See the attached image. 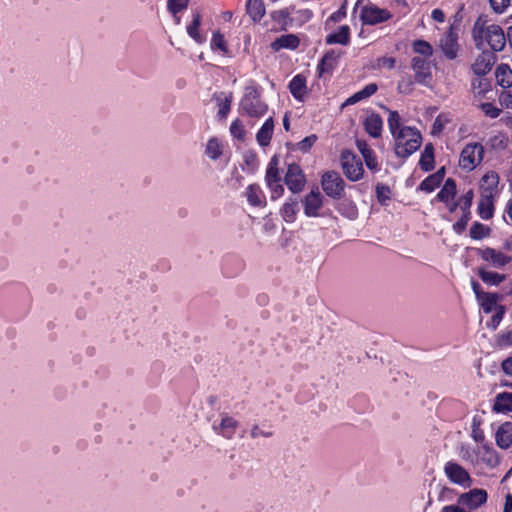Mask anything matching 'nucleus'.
I'll return each instance as SVG.
<instances>
[{"instance_id":"nucleus-1","label":"nucleus","mask_w":512,"mask_h":512,"mask_svg":"<svg viewBox=\"0 0 512 512\" xmlns=\"http://www.w3.org/2000/svg\"><path fill=\"white\" fill-rule=\"evenodd\" d=\"M473 37L478 47L483 40H485L492 51H502L506 44V36L504 31L499 25L490 24L485 26L484 22H481V18L475 22L473 27Z\"/></svg>"},{"instance_id":"nucleus-2","label":"nucleus","mask_w":512,"mask_h":512,"mask_svg":"<svg viewBox=\"0 0 512 512\" xmlns=\"http://www.w3.org/2000/svg\"><path fill=\"white\" fill-rule=\"evenodd\" d=\"M267 110L268 106L261 100L257 86L254 84L246 86L239 104L240 113L252 118H260L266 114Z\"/></svg>"},{"instance_id":"nucleus-3","label":"nucleus","mask_w":512,"mask_h":512,"mask_svg":"<svg viewBox=\"0 0 512 512\" xmlns=\"http://www.w3.org/2000/svg\"><path fill=\"white\" fill-rule=\"evenodd\" d=\"M395 139V153L398 157L407 158L417 151L422 142L420 132L412 127H405L393 136Z\"/></svg>"},{"instance_id":"nucleus-4","label":"nucleus","mask_w":512,"mask_h":512,"mask_svg":"<svg viewBox=\"0 0 512 512\" xmlns=\"http://www.w3.org/2000/svg\"><path fill=\"white\" fill-rule=\"evenodd\" d=\"M483 155L484 147L481 144H467L461 151L459 166L462 169L471 171L482 161Z\"/></svg>"},{"instance_id":"nucleus-5","label":"nucleus","mask_w":512,"mask_h":512,"mask_svg":"<svg viewBox=\"0 0 512 512\" xmlns=\"http://www.w3.org/2000/svg\"><path fill=\"white\" fill-rule=\"evenodd\" d=\"M238 427L239 421L227 413H221L212 424L214 432L226 439L234 438Z\"/></svg>"},{"instance_id":"nucleus-6","label":"nucleus","mask_w":512,"mask_h":512,"mask_svg":"<svg viewBox=\"0 0 512 512\" xmlns=\"http://www.w3.org/2000/svg\"><path fill=\"white\" fill-rule=\"evenodd\" d=\"M324 192L332 198H340L344 191V181L340 175L334 171H329L323 174L321 180Z\"/></svg>"},{"instance_id":"nucleus-7","label":"nucleus","mask_w":512,"mask_h":512,"mask_svg":"<svg viewBox=\"0 0 512 512\" xmlns=\"http://www.w3.org/2000/svg\"><path fill=\"white\" fill-rule=\"evenodd\" d=\"M444 473L447 478L454 484L469 487L471 485V477L464 467L458 463L449 461L444 466Z\"/></svg>"},{"instance_id":"nucleus-8","label":"nucleus","mask_w":512,"mask_h":512,"mask_svg":"<svg viewBox=\"0 0 512 512\" xmlns=\"http://www.w3.org/2000/svg\"><path fill=\"white\" fill-rule=\"evenodd\" d=\"M285 183L288 189L293 193H298L302 191L306 183V179L299 165L294 163L288 165L287 172L285 175Z\"/></svg>"},{"instance_id":"nucleus-9","label":"nucleus","mask_w":512,"mask_h":512,"mask_svg":"<svg viewBox=\"0 0 512 512\" xmlns=\"http://www.w3.org/2000/svg\"><path fill=\"white\" fill-rule=\"evenodd\" d=\"M412 69L415 73V81L426 87H431V67L430 62L421 57H414L412 59Z\"/></svg>"},{"instance_id":"nucleus-10","label":"nucleus","mask_w":512,"mask_h":512,"mask_svg":"<svg viewBox=\"0 0 512 512\" xmlns=\"http://www.w3.org/2000/svg\"><path fill=\"white\" fill-rule=\"evenodd\" d=\"M391 13L386 9H380L375 5H369L362 8L360 18L364 24L374 25L389 20Z\"/></svg>"},{"instance_id":"nucleus-11","label":"nucleus","mask_w":512,"mask_h":512,"mask_svg":"<svg viewBox=\"0 0 512 512\" xmlns=\"http://www.w3.org/2000/svg\"><path fill=\"white\" fill-rule=\"evenodd\" d=\"M457 501L459 505L475 510L487 501V492L484 489H472L462 493Z\"/></svg>"},{"instance_id":"nucleus-12","label":"nucleus","mask_w":512,"mask_h":512,"mask_svg":"<svg viewBox=\"0 0 512 512\" xmlns=\"http://www.w3.org/2000/svg\"><path fill=\"white\" fill-rule=\"evenodd\" d=\"M479 255L482 260L488 262L494 268H502L512 261V258L494 248L486 247L479 249Z\"/></svg>"},{"instance_id":"nucleus-13","label":"nucleus","mask_w":512,"mask_h":512,"mask_svg":"<svg viewBox=\"0 0 512 512\" xmlns=\"http://www.w3.org/2000/svg\"><path fill=\"white\" fill-rule=\"evenodd\" d=\"M496 62V56L492 51H483L478 55L472 65L473 72L478 76L488 74Z\"/></svg>"},{"instance_id":"nucleus-14","label":"nucleus","mask_w":512,"mask_h":512,"mask_svg":"<svg viewBox=\"0 0 512 512\" xmlns=\"http://www.w3.org/2000/svg\"><path fill=\"white\" fill-rule=\"evenodd\" d=\"M457 39V33L452 27L440 39L441 50L448 59L452 60L457 57L459 49Z\"/></svg>"},{"instance_id":"nucleus-15","label":"nucleus","mask_w":512,"mask_h":512,"mask_svg":"<svg viewBox=\"0 0 512 512\" xmlns=\"http://www.w3.org/2000/svg\"><path fill=\"white\" fill-rule=\"evenodd\" d=\"M323 205V196L318 190H312L304 199V213L308 217H317Z\"/></svg>"},{"instance_id":"nucleus-16","label":"nucleus","mask_w":512,"mask_h":512,"mask_svg":"<svg viewBox=\"0 0 512 512\" xmlns=\"http://www.w3.org/2000/svg\"><path fill=\"white\" fill-rule=\"evenodd\" d=\"M300 39L295 34H285L276 38L271 43V49L275 52L280 51L282 49L288 50H296L299 47Z\"/></svg>"},{"instance_id":"nucleus-17","label":"nucleus","mask_w":512,"mask_h":512,"mask_svg":"<svg viewBox=\"0 0 512 512\" xmlns=\"http://www.w3.org/2000/svg\"><path fill=\"white\" fill-rule=\"evenodd\" d=\"M340 54L334 50L328 51L317 65V73L319 77L330 74L335 68Z\"/></svg>"},{"instance_id":"nucleus-18","label":"nucleus","mask_w":512,"mask_h":512,"mask_svg":"<svg viewBox=\"0 0 512 512\" xmlns=\"http://www.w3.org/2000/svg\"><path fill=\"white\" fill-rule=\"evenodd\" d=\"M496 444L502 449H508L512 446V423L505 422L501 424L495 435Z\"/></svg>"},{"instance_id":"nucleus-19","label":"nucleus","mask_w":512,"mask_h":512,"mask_svg":"<svg viewBox=\"0 0 512 512\" xmlns=\"http://www.w3.org/2000/svg\"><path fill=\"white\" fill-rule=\"evenodd\" d=\"M363 125L365 130L371 137L378 138L381 136L383 121L380 115L376 113H371L364 119Z\"/></svg>"},{"instance_id":"nucleus-20","label":"nucleus","mask_w":512,"mask_h":512,"mask_svg":"<svg viewBox=\"0 0 512 512\" xmlns=\"http://www.w3.org/2000/svg\"><path fill=\"white\" fill-rule=\"evenodd\" d=\"M289 90L296 100L303 101L307 92L305 77L300 74L294 76L289 83Z\"/></svg>"},{"instance_id":"nucleus-21","label":"nucleus","mask_w":512,"mask_h":512,"mask_svg":"<svg viewBox=\"0 0 512 512\" xmlns=\"http://www.w3.org/2000/svg\"><path fill=\"white\" fill-rule=\"evenodd\" d=\"M270 16L279 30H287L294 26V18L291 17L288 9L273 11Z\"/></svg>"},{"instance_id":"nucleus-22","label":"nucleus","mask_w":512,"mask_h":512,"mask_svg":"<svg viewBox=\"0 0 512 512\" xmlns=\"http://www.w3.org/2000/svg\"><path fill=\"white\" fill-rule=\"evenodd\" d=\"M274 131V120L272 117L266 119L261 128L256 133V140L262 147H266L270 144Z\"/></svg>"},{"instance_id":"nucleus-23","label":"nucleus","mask_w":512,"mask_h":512,"mask_svg":"<svg viewBox=\"0 0 512 512\" xmlns=\"http://www.w3.org/2000/svg\"><path fill=\"white\" fill-rule=\"evenodd\" d=\"M245 195L250 205L261 207L266 203L265 194L257 184H251L246 188Z\"/></svg>"},{"instance_id":"nucleus-24","label":"nucleus","mask_w":512,"mask_h":512,"mask_svg":"<svg viewBox=\"0 0 512 512\" xmlns=\"http://www.w3.org/2000/svg\"><path fill=\"white\" fill-rule=\"evenodd\" d=\"M356 145H357V148L359 149L360 153L362 154V157H363L368 169H370L372 171H377L378 170V162L376 160L373 150L368 147V145L365 141H362V140H357Z\"/></svg>"},{"instance_id":"nucleus-25","label":"nucleus","mask_w":512,"mask_h":512,"mask_svg":"<svg viewBox=\"0 0 512 512\" xmlns=\"http://www.w3.org/2000/svg\"><path fill=\"white\" fill-rule=\"evenodd\" d=\"M350 38V27L348 25H342L337 31L331 32L326 36L327 44H341L346 45Z\"/></svg>"},{"instance_id":"nucleus-26","label":"nucleus","mask_w":512,"mask_h":512,"mask_svg":"<svg viewBox=\"0 0 512 512\" xmlns=\"http://www.w3.org/2000/svg\"><path fill=\"white\" fill-rule=\"evenodd\" d=\"M493 410L498 413H512V393L503 392L497 394Z\"/></svg>"},{"instance_id":"nucleus-27","label":"nucleus","mask_w":512,"mask_h":512,"mask_svg":"<svg viewBox=\"0 0 512 512\" xmlns=\"http://www.w3.org/2000/svg\"><path fill=\"white\" fill-rule=\"evenodd\" d=\"M493 198L494 195L481 193V198L478 205V212L482 219L488 220L493 216Z\"/></svg>"},{"instance_id":"nucleus-28","label":"nucleus","mask_w":512,"mask_h":512,"mask_svg":"<svg viewBox=\"0 0 512 512\" xmlns=\"http://www.w3.org/2000/svg\"><path fill=\"white\" fill-rule=\"evenodd\" d=\"M201 24V14L196 12L193 14L192 22L187 26L188 35L198 44H202L206 41V36L199 32Z\"/></svg>"},{"instance_id":"nucleus-29","label":"nucleus","mask_w":512,"mask_h":512,"mask_svg":"<svg viewBox=\"0 0 512 512\" xmlns=\"http://www.w3.org/2000/svg\"><path fill=\"white\" fill-rule=\"evenodd\" d=\"M497 84L503 88L512 86V70L507 64H500L495 71Z\"/></svg>"},{"instance_id":"nucleus-30","label":"nucleus","mask_w":512,"mask_h":512,"mask_svg":"<svg viewBox=\"0 0 512 512\" xmlns=\"http://www.w3.org/2000/svg\"><path fill=\"white\" fill-rule=\"evenodd\" d=\"M246 10L254 22L260 21L265 15L264 2L262 0H248Z\"/></svg>"},{"instance_id":"nucleus-31","label":"nucleus","mask_w":512,"mask_h":512,"mask_svg":"<svg viewBox=\"0 0 512 512\" xmlns=\"http://www.w3.org/2000/svg\"><path fill=\"white\" fill-rule=\"evenodd\" d=\"M477 274L483 282L492 286H498L506 279L505 275L488 271L483 267L478 268Z\"/></svg>"},{"instance_id":"nucleus-32","label":"nucleus","mask_w":512,"mask_h":512,"mask_svg":"<svg viewBox=\"0 0 512 512\" xmlns=\"http://www.w3.org/2000/svg\"><path fill=\"white\" fill-rule=\"evenodd\" d=\"M420 168L428 172L434 167V148L431 143L426 144L419 161Z\"/></svg>"},{"instance_id":"nucleus-33","label":"nucleus","mask_w":512,"mask_h":512,"mask_svg":"<svg viewBox=\"0 0 512 512\" xmlns=\"http://www.w3.org/2000/svg\"><path fill=\"white\" fill-rule=\"evenodd\" d=\"M456 194V183L452 178H448L442 189L438 192L436 198L441 202H448L450 199L454 198Z\"/></svg>"},{"instance_id":"nucleus-34","label":"nucleus","mask_w":512,"mask_h":512,"mask_svg":"<svg viewBox=\"0 0 512 512\" xmlns=\"http://www.w3.org/2000/svg\"><path fill=\"white\" fill-rule=\"evenodd\" d=\"M482 193L494 195V190L499 184V176L496 172H488L482 177Z\"/></svg>"},{"instance_id":"nucleus-35","label":"nucleus","mask_w":512,"mask_h":512,"mask_svg":"<svg viewBox=\"0 0 512 512\" xmlns=\"http://www.w3.org/2000/svg\"><path fill=\"white\" fill-rule=\"evenodd\" d=\"M499 300V295L496 293H486L481 298L478 299L480 305L485 313H491L492 311H497V302Z\"/></svg>"},{"instance_id":"nucleus-36","label":"nucleus","mask_w":512,"mask_h":512,"mask_svg":"<svg viewBox=\"0 0 512 512\" xmlns=\"http://www.w3.org/2000/svg\"><path fill=\"white\" fill-rule=\"evenodd\" d=\"M297 212L298 202L293 199H289L287 202H285L281 209V215L283 219L288 223H292L295 220Z\"/></svg>"},{"instance_id":"nucleus-37","label":"nucleus","mask_w":512,"mask_h":512,"mask_svg":"<svg viewBox=\"0 0 512 512\" xmlns=\"http://www.w3.org/2000/svg\"><path fill=\"white\" fill-rule=\"evenodd\" d=\"M385 110L388 112L389 117L387 120L388 128L392 134V136L396 135L397 133H400V130L405 128L406 126H403L401 124V118L397 111L390 110L388 108H385Z\"/></svg>"},{"instance_id":"nucleus-38","label":"nucleus","mask_w":512,"mask_h":512,"mask_svg":"<svg viewBox=\"0 0 512 512\" xmlns=\"http://www.w3.org/2000/svg\"><path fill=\"white\" fill-rule=\"evenodd\" d=\"M277 165H278V160L276 157H273L267 166L266 175H265L266 184H273L275 182L281 181V176H280Z\"/></svg>"},{"instance_id":"nucleus-39","label":"nucleus","mask_w":512,"mask_h":512,"mask_svg":"<svg viewBox=\"0 0 512 512\" xmlns=\"http://www.w3.org/2000/svg\"><path fill=\"white\" fill-rule=\"evenodd\" d=\"M217 101H218V106H219L218 116L221 119H224L227 117V115L230 111L232 95H231V93L228 95L222 93L219 97H217Z\"/></svg>"},{"instance_id":"nucleus-40","label":"nucleus","mask_w":512,"mask_h":512,"mask_svg":"<svg viewBox=\"0 0 512 512\" xmlns=\"http://www.w3.org/2000/svg\"><path fill=\"white\" fill-rule=\"evenodd\" d=\"M205 154L212 160H216L222 154V145L216 138H211L206 144Z\"/></svg>"},{"instance_id":"nucleus-41","label":"nucleus","mask_w":512,"mask_h":512,"mask_svg":"<svg viewBox=\"0 0 512 512\" xmlns=\"http://www.w3.org/2000/svg\"><path fill=\"white\" fill-rule=\"evenodd\" d=\"M489 234L490 228L479 222H475L470 228V237L475 240L483 239Z\"/></svg>"},{"instance_id":"nucleus-42","label":"nucleus","mask_w":512,"mask_h":512,"mask_svg":"<svg viewBox=\"0 0 512 512\" xmlns=\"http://www.w3.org/2000/svg\"><path fill=\"white\" fill-rule=\"evenodd\" d=\"M413 51L417 54H420L426 58L432 56L433 49L431 45L424 40H415L412 44Z\"/></svg>"},{"instance_id":"nucleus-43","label":"nucleus","mask_w":512,"mask_h":512,"mask_svg":"<svg viewBox=\"0 0 512 512\" xmlns=\"http://www.w3.org/2000/svg\"><path fill=\"white\" fill-rule=\"evenodd\" d=\"M377 89H378V86L376 83H370V84L366 85L363 89L354 93V103H357L359 101H362L366 98L371 97L373 94L376 93Z\"/></svg>"},{"instance_id":"nucleus-44","label":"nucleus","mask_w":512,"mask_h":512,"mask_svg":"<svg viewBox=\"0 0 512 512\" xmlns=\"http://www.w3.org/2000/svg\"><path fill=\"white\" fill-rule=\"evenodd\" d=\"M291 17L294 18V26H301L311 19L312 12L308 9H293Z\"/></svg>"},{"instance_id":"nucleus-45","label":"nucleus","mask_w":512,"mask_h":512,"mask_svg":"<svg viewBox=\"0 0 512 512\" xmlns=\"http://www.w3.org/2000/svg\"><path fill=\"white\" fill-rule=\"evenodd\" d=\"M442 181L439 180L434 174L426 177L419 185V189L426 192H432L437 188Z\"/></svg>"},{"instance_id":"nucleus-46","label":"nucleus","mask_w":512,"mask_h":512,"mask_svg":"<svg viewBox=\"0 0 512 512\" xmlns=\"http://www.w3.org/2000/svg\"><path fill=\"white\" fill-rule=\"evenodd\" d=\"M350 159H352V154L349 150H344L341 154V166L345 176L352 180V165H350Z\"/></svg>"},{"instance_id":"nucleus-47","label":"nucleus","mask_w":512,"mask_h":512,"mask_svg":"<svg viewBox=\"0 0 512 512\" xmlns=\"http://www.w3.org/2000/svg\"><path fill=\"white\" fill-rule=\"evenodd\" d=\"M273 432L270 429H266L265 426H261L259 424H254L250 431V436L252 439H257L260 437L269 438L272 437Z\"/></svg>"},{"instance_id":"nucleus-48","label":"nucleus","mask_w":512,"mask_h":512,"mask_svg":"<svg viewBox=\"0 0 512 512\" xmlns=\"http://www.w3.org/2000/svg\"><path fill=\"white\" fill-rule=\"evenodd\" d=\"M189 0H168L167 8L173 15L185 10L188 6Z\"/></svg>"},{"instance_id":"nucleus-49","label":"nucleus","mask_w":512,"mask_h":512,"mask_svg":"<svg viewBox=\"0 0 512 512\" xmlns=\"http://www.w3.org/2000/svg\"><path fill=\"white\" fill-rule=\"evenodd\" d=\"M390 194H391V191L388 186L383 185V184H378L376 186V196H377L378 201L382 205H385L386 202L390 199Z\"/></svg>"},{"instance_id":"nucleus-50","label":"nucleus","mask_w":512,"mask_h":512,"mask_svg":"<svg viewBox=\"0 0 512 512\" xmlns=\"http://www.w3.org/2000/svg\"><path fill=\"white\" fill-rule=\"evenodd\" d=\"M316 141L317 136L315 134H311L297 143V149L301 152L306 153L311 149V147L315 144Z\"/></svg>"},{"instance_id":"nucleus-51","label":"nucleus","mask_w":512,"mask_h":512,"mask_svg":"<svg viewBox=\"0 0 512 512\" xmlns=\"http://www.w3.org/2000/svg\"><path fill=\"white\" fill-rule=\"evenodd\" d=\"M480 109L487 117L490 118H497L501 113L500 108L494 106L492 103L489 102L481 103Z\"/></svg>"},{"instance_id":"nucleus-52","label":"nucleus","mask_w":512,"mask_h":512,"mask_svg":"<svg viewBox=\"0 0 512 512\" xmlns=\"http://www.w3.org/2000/svg\"><path fill=\"white\" fill-rule=\"evenodd\" d=\"M230 132L233 137L237 139H243L245 130L242 122L239 119H236L231 123Z\"/></svg>"},{"instance_id":"nucleus-53","label":"nucleus","mask_w":512,"mask_h":512,"mask_svg":"<svg viewBox=\"0 0 512 512\" xmlns=\"http://www.w3.org/2000/svg\"><path fill=\"white\" fill-rule=\"evenodd\" d=\"M211 48L213 50L218 49L222 52L226 51L225 40L222 34L215 32L211 39Z\"/></svg>"},{"instance_id":"nucleus-54","label":"nucleus","mask_w":512,"mask_h":512,"mask_svg":"<svg viewBox=\"0 0 512 512\" xmlns=\"http://www.w3.org/2000/svg\"><path fill=\"white\" fill-rule=\"evenodd\" d=\"M398 91L403 94H410L413 91V81L411 78H403L398 83Z\"/></svg>"},{"instance_id":"nucleus-55","label":"nucleus","mask_w":512,"mask_h":512,"mask_svg":"<svg viewBox=\"0 0 512 512\" xmlns=\"http://www.w3.org/2000/svg\"><path fill=\"white\" fill-rule=\"evenodd\" d=\"M505 313L504 306H498L496 313L492 316L491 322L488 324L489 327H491L493 330L497 328L499 323L501 322L503 315Z\"/></svg>"},{"instance_id":"nucleus-56","label":"nucleus","mask_w":512,"mask_h":512,"mask_svg":"<svg viewBox=\"0 0 512 512\" xmlns=\"http://www.w3.org/2000/svg\"><path fill=\"white\" fill-rule=\"evenodd\" d=\"M474 193L472 190L467 191L464 196L460 199L459 205L461 206V209L466 212L470 209L472 205Z\"/></svg>"},{"instance_id":"nucleus-57","label":"nucleus","mask_w":512,"mask_h":512,"mask_svg":"<svg viewBox=\"0 0 512 512\" xmlns=\"http://www.w3.org/2000/svg\"><path fill=\"white\" fill-rule=\"evenodd\" d=\"M268 188L271 191V198L277 199L283 195L284 188L281 184V181L275 182L273 184H267Z\"/></svg>"},{"instance_id":"nucleus-58","label":"nucleus","mask_w":512,"mask_h":512,"mask_svg":"<svg viewBox=\"0 0 512 512\" xmlns=\"http://www.w3.org/2000/svg\"><path fill=\"white\" fill-rule=\"evenodd\" d=\"M492 9L497 13H502L510 4V0H490Z\"/></svg>"},{"instance_id":"nucleus-59","label":"nucleus","mask_w":512,"mask_h":512,"mask_svg":"<svg viewBox=\"0 0 512 512\" xmlns=\"http://www.w3.org/2000/svg\"><path fill=\"white\" fill-rule=\"evenodd\" d=\"M346 3H347V1H345L344 5L338 11H336L330 15L326 24H328L329 22H334V23L339 22L346 16V11H345Z\"/></svg>"},{"instance_id":"nucleus-60","label":"nucleus","mask_w":512,"mask_h":512,"mask_svg":"<svg viewBox=\"0 0 512 512\" xmlns=\"http://www.w3.org/2000/svg\"><path fill=\"white\" fill-rule=\"evenodd\" d=\"M395 59L392 57H382L378 59V67L392 69L395 66Z\"/></svg>"},{"instance_id":"nucleus-61","label":"nucleus","mask_w":512,"mask_h":512,"mask_svg":"<svg viewBox=\"0 0 512 512\" xmlns=\"http://www.w3.org/2000/svg\"><path fill=\"white\" fill-rule=\"evenodd\" d=\"M469 212L465 213L460 220L454 225L456 230L462 231L466 228L467 223L469 221Z\"/></svg>"},{"instance_id":"nucleus-62","label":"nucleus","mask_w":512,"mask_h":512,"mask_svg":"<svg viewBox=\"0 0 512 512\" xmlns=\"http://www.w3.org/2000/svg\"><path fill=\"white\" fill-rule=\"evenodd\" d=\"M364 169L361 162H357L354 166V182L360 180L363 177Z\"/></svg>"},{"instance_id":"nucleus-63","label":"nucleus","mask_w":512,"mask_h":512,"mask_svg":"<svg viewBox=\"0 0 512 512\" xmlns=\"http://www.w3.org/2000/svg\"><path fill=\"white\" fill-rule=\"evenodd\" d=\"M500 344L501 345H512V329L501 335Z\"/></svg>"},{"instance_id":"nucleus-64","label":"nucleus","mask_w":512,"mask_h":512,"mask_svg":"<svg viewBox=\"0 0 512 512\" xmlns=\"http://www.w3.org/2000/svg\"><path fill=\"white\" fill-rule=\"evenodd\" d=\"M502 369L506 374L512 376V356L503 361Z\"/></svg>"}]
</instances>
